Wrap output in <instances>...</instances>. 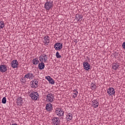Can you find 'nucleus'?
I'll list each match as a JSON object with an SVG mask.
<instances>
[{
	"label": "nucleus",
	"instance_id": "obj_1",
	"mask_svg": "<svg viewBox=\"0 0 125 125\" xmlns=\"http://www.w3.org/2000/svg\"><path fill=\"white\" fill-rule=\"evenodd\" d=\"M39 60L41 62L39 63L38 68L39 70H43L45 67L44 63H43V62L45 63V62L47 61V56L46 55H44V54H43V55H41L39 57Z\"/></svg>",
	"mask_w": 125,
	"mask_h": 125
},
{
	"label": "nucleus",
	"instance_id": "obj_2",
	"mask_svg": "<svg viewBox=\"0 0 125 125\" xmlns=\"http://www.w3.org/2000/svg\"><path fill=\"white\" fill-rule=\"evenodd\" d=\"M44 7L46 10H50L52 8H53V1L47 0L44 5Z\"/></svg>",
	"mask_w": 125,
	"mask_h": 125
},
{
	"label": "nucleus",
	"instance_id": "obj_3",
	"mask_svg": "<svg viewBox=\"0 0 125 125\" xmlns=\"http://www.w3.org/2000/svg\"><path fill=\"white\" fill-rule=\"evenodd\" d=\"M32 100H38V98L39 97V93L37 92H32L29 95Z\"/></svg>",
	"mask_w": 125,
	"mask_h": 125
},
{
	"label": "nucleus",
	"instance_id": "obj_4",
	"mask_svg": "<svg viewBox=\"0 0 125 125\" xmlns=\"http://www.w3.org/2000/svg\"><path fill=\"white\" fill-rule=\"evenodd\" d=\"M54 47L55 50L60 51L63 47V44L62 43L57 42L54 44Z\"/></svg>",
	"mask_w": 125,
	"mask_h": 125
},
{
	"label": "nucleus",
	"instance_id": "obj_5",
	"mask_svg": "<svg viewBox=\"0 0 125 125\" xmlns=\"http://www.w3.org/2000/svg\"><path fill=\"white\" fill-rule=\"evenodd\" d=\"M46 101H48V102L52 103L53 101H54V96L51 93H49L46 95Z\"/></svg>",
	"mask_w": 125,
	"mask_h": 125
},
{
	"label": "nucleus",
	"instance_id": "obj_6",
	"mask_svg": "<svg viewBox=\"0 0 125 125\" xmlns=\"http://www.w3.org/2000/svg\"><path fill=\"white\" fill-rule=\"evenodd\" d=\"M107 93L109 96H115L116 94L115 89L113 87H110L107 89Z\"/></svg>",
	"mask_w": 125,
	"mask_h": 125
},
{
	"label": "nucleus",
	"instance_id": "obj_7",
	"mask_svg": "<svg viewBox=\"0 0 125 125\" xmlns=\"http://www.w3.org/2000/svg\"><path fill=\"white\" fill-rule=\"evenodd\" d=\"M52 122L54 125H59L60 124V120L58 117H54L52 119Z\"/></svg>",
	"mask_w": 125,
	"mask_h": 125
},
{
	"label": "nucleus",
	"instance_id": "obj_8",
	"mask_svg": "<svg viewBox=\"0 0 125 125\" xmlns=\"http://www.w3.org/2000/svg\"><path fill=\"white\" fill-rule=\"evenodd\" d=\"M30 83H31L32 88H37L39 85V82L37 80L31 81Z\"/></svg>",
	"mask_w": 125,
	"mask_h": 125
},
{
	"label": "nucleus",
	"instance_id": "obj_9",
	"mask_svg": "<svg viewBox=\"0 0 125 125\" xmlns=\"http://www.w3.org/2000/svg\"><path fill=\"white\" fill-rule=\"evenodd\" d=\"M83 67L85 71H88L90 69V64L87 62H83Z\"/></svg>",
	"mask_w": 125,
	"mask_h": 125
},
{
	"label": "nucleus",
	"instance_id": "obj_10",
	"mask_svg": "<svg viewBox=\"0 0 125 125\" xmlns=\"http://www.w3.org/2000/svg\"><path fill=\"white\" fill-rule=\"evenodd\" d=\"M34 78H35V76H34V74L32 73H28L24 77V79H29V80H33Z\"/></svg>",
	"mask_w": 125,
	"mask_h": 125
},
{
	"label": "nucleus",
	"instance_id": "obj_11",
	"mask_svg": "<svg viewBox=\"0 0 125 125\" xmlns=\"http://www.w3.org/2000/svg\"><path fill=\"white\" fill-rule=\"evenodd\" d=\"M7 71V68L6 67V65L1 64L0 65V72H1V73H5Z\"/></svg>",
	"mask_w": 125,
	"mask_h": 125
},
{
	"label": "nucleus",
	"instance_id": "obj_12",
	"mask_svg": "<svg viewBox=\"0 0 125 125\" xmlns=\"http://www.w3.org/2000/svg\"><path fill=\"white\" fill-rule=\"evenodd\" d=\"M11 65L12 68H18V61L17 60H13L11 62Z\"/></svg>",
	"mask_w": 125,
	"mask_h": 125
},
{
	"label": "nucleus",
	"instance_id": "obj_13",
	"mask_svg": "<svg viewBox=\"0 0 125 125\" xmlns=\"http://www.w3.org/2000/svg\"><path fill=\"white\" fill-rule=\"evenodd\" d=\"M92 107H93V108H97L98 106H99V103L98 102V100H94L92 101Z\"/></svg>",
	"mask_w": 125,
	"mask_h": 125
},
{
	"label": "nucleus",
	"instance_id": "obj_14",
	"mask_svg": "<svg viewBox=\"0 0 125 125\" xmlns=\"http://www.w3.org/2000/svg\"><path fill=\"white\" fill-rule=\"evenodd\" d=\"M56 114H57V115L59 116V117H62V116H64V111H63V110H56Z\"/></svg>",
	"mask_w": 125,
	"mask_h": 125
},
{
	"label": "nucleus",
	"instance_id": "obj_15",
	"mask_svg": "<svg viewBox=\"0 0 125 125\" xmlns=\"http://www.w3.org/2000/svg\"><path fill=\"white\" fill-rule=\"evenodd\" d=\"M83 17V16L82 15L77 14L75 16V19L77 20V22H79V21H82V19Z\"/></svg>",
	"mask_w": 125,
	"mask_h": 125
},
{
	"label": "nucleus",
	"instance_id": "obj_16",
	"mask_svg": "<svg viewBox=\"0 0 125 125\" xmlns=\"http://www.w3.org/2000/svg\"><path fill=\"white\" fill-rule=\"evenodd\" d=\"M112 69L116 70L119 68V67H120V64H119V63L115 62L112 64Z\"/></svg>",
	"mask_w": 125,
	"mask_h": 125
},
{
	"label": "nucleus",
	"instance_id": "obj_17",
	"mask_svg": "<svg viewBox=\"0 0 125 125\" xmlns=\"http://www.w3.org/2000/svg\"><path fill=\"white\" fill-rule=\"evenodd\" d=\"M16 103L18 104V105H21V104L23 103V99L22 98L20 97H18L17 99Z\"/></svg>",
	"mask_w": 125,
	"mask_h": 125
},
{
	"label": "nucleus",
	"instance_id": "obj_18",
	"mask_svg": "<svg viewBox=\"0 0 125 125\" xmlns=\"http://www.w3.org/2000/svg\"><path fill=\"white\" fill-rule=\"evenodd\" d=\"M46 110H53V107L52 106V104L50 103L46 104Z\"/></svg>",
	"mask_w": 125,
	"mask_h": 125
},
{
	"label": "nucleus",
	"instance_id": "obj_19",
	"mask_svg": "<svg viewBox=\"0 0 125 125\" xmlns=\"http://www.w3.org/2000/svg\"><path fill=\"white\" fill-rule=\"evenodd\" d=\"M32 63L33 65H38V64L40 63V61L38 60V58L33 59Z\"/></svg>",
	"mask_w": 125,
	"mask_h": 125
},
{
	"label": "nucleus",
	"instance_id": "obj_20",
	"mask_svg": "<svg viewBox=\"0 0 125 125\" xmlns=\"http://www.w3.org/2000/svg\"><path fill=\"white\" fill-rule=\"evenodd\" d=\"M66 119H67L68 121H71V120L73 119V115H72V113H68L67 115H66Z\"/></svg>",
	"mask_w": 125,
	"mask_h": 125
},
{
	"label": "nucleus",
	"instance_id": "obj_21",
	"mask_svg": "<svg viewBox=\"0 0 125 125\" xmlns=\"http://www.w3.org/2000/svg\"><path fill=\"white\" fill-rule=\"evenodd\" d=\"M91 89L92 90H95L97 88L96 85L93 84V83H92L91 84Z\"/></svg>",
	"mask_w": 125,
	"mask_h": 125
},
{
	"label": "nucleus",
	"instance_id": "obj_22",
	"mask_svg": "<svg viewBox=\"0 0 125 125\" xmlns=\"http://www.w3.org/2000/svg\"><path fill=\"white\" fill-rule=\"evenodd\" d=\"M4 27V22L0 21V29H3Z\"/></svg>",
	"mask_w": 125,
	"mask_h": 125
},
{
	"label": "nucleus",
	"instance_id": "obj_23",
	"mask_svg": "<svg viewBox=\"0 0 125 125\" xmlns=\"http://www.w3.org/2000/svg\"><path fill=\"white\" fill-rule=\"evenodd\" d=\"M56 57L58 59H60V58H61V57H62L61 56V55H60V54H59V51H57L56 52Z\"/></svg>",
	"mask_w": 125,
	"mask_h": 125
},
{
	"label": "nucleus",
	"instance_id": "obj_24",
	"mask_svg": "<svg viewBox=\"0 0 125 125\" xmlns=\"http://www.w3.org/2000/svg\"><path fill=\"white\" fill-rule=\"evenodd\" d=\"M1 103H2V104H5V103H6V97H4L2 98Z\"/></svg>",
	"mask_w": 125,
	"mask_h": 125
},
{
	"label": "nucleus",
	"instance_id": "obj_25",
	"mask_svg": "<svg viewBox=\"0 0 125 125\" xmlns=\"http://www.w3.org/2000/svg\"><path fill=\"white\" fill-rule=\"evenodd\" d=\"M48 82H49V83H51V84H54V83H55L54 80L53 79H52L51 78V79H50V80Z\"/></svg>",
	"mask_w": 125,
	"mask_h": 125
},
{
	"label": "nucleus",
	"instance_id": "obj_26",
	"mask_svg": "<svg viewBox=\"0 0 125 125\" xmlns=\"http://www.w3.org/2000/svg\"><path fill=\"white\" fill-rule=\"evenodd\" d=\"M78 93H79V92H78V91L74 92L73 95V98H76V97H77L78 96Z\"/></svg>",
	"mask_w": 125,
	"mask_h": 125
},
{
	"label": "nucleus",
	"instance_id": "obj_27",
	"mask_svg": "<svg viewBox=\"0 0 125 125\" xmlns=\"http://www.w3.org/2000/svg\"><path fill=\"white\" fill-rule=\"evenodd\" d=\"M46 80H47L48 82L51 79V77L49 76H46L45 77Z\"/></svg>",
	"mask_w": 125,
	"mask_h": 125
},
{
	"label": "nucleus",
	"instance_id": "obj_28",
	"mask_svg": "<svg viewBox=\"0 0 125 125\" xmlns=\"http://www.w3.org/2000/svg\"><path fill=\"white\" fill-rule=\"evenodd\" d=\"M44 39L45 41H49V37L48 36H45Z\"/></svg>",
	"mask_w": 125,
	"mask_h": 125
},
{
	"label": "nucleus",
	"instance_id": "obj_29",
	"mask_svg": "<svg viewBox=\"0 0 125 125\" xmlns=\"http://www.w3.org/2000/svg\"><path fill=\"white\" fill-rule=\"evenodd\" d=\"M122 47L123 49H125V42L123 43Z\"/></svg>",
	"mask_w": 125,
	"mask_h": 125
},
{
	"label": "nucleus",
	"instance_id": "obj_30",
	"mask_svg": "<svg viewBox=\"0 0 125 125\" xmlns=\"http://www.w3.org/2000/svg\"><path fill=\"white\" fill-rule=\"evenodd\" d=\"M45 44H47V45H48V44L49 43V41H47V40L45 41Z\"/></svg>",
	"mask_w": 125,
	"mask_h": 125
},
{
	"label": "nucleus",
	"instance_id": "obj_31",
	"mask_svg": "<svg viewBox=\"0 0 125 125\" xmlns=\"http://www.w3.org/2000/svg\"><path fill=\"white\" fill-rule=\"evenodd\" d=\"M117 56H118V54H117L116 55H114L115 58H117Z\"/></svg>",
	"mask_w": 125,
	"mask_h": 125
},
{
	"label": "nucleus",
	"instance_id": "obj_32",
	"mask_svg": "<svg viewBox=\"0 0 125 125\" xmlns=\"http://www.w3.org/2000/svg\"><path fill=\"white\" fill-rule=\"evenodd\" d=\"M76 91H77V90H76V89H74V90H73V92H76Z\"/></svg>",
	"mask_w": 125,
	"mask_h": 125
},
{
	"label": "nucleus",
	"instance_id": "obj_33",
	"mask_svg": "<svg viewBox=\"0 0 125 125\" xmlns=\"http://www.w3.org/2000/svg\"><path fill=\"white\" fill-rule=\"evenodd\" d=\"M46 111H48V112H50L51 110H47Z\"/></svg>",
	"mask_w": 125,
	"mask_h": 125
},
{
	"label": "nucleus",
	"instance_id": "obj_34",
	"mask_svg": "<svg viewBox=\"0 0 125 125\" xmlns=\"http://www.w3.org/2000/svg\"><path fill=\"white\" fill-rule=\"evenodd\" d=\"M21 80L23 81V80H24V79H21Z\"/></svg>",
	"mask_w": 125,
	"mask_h": 125
}]
</instances>
